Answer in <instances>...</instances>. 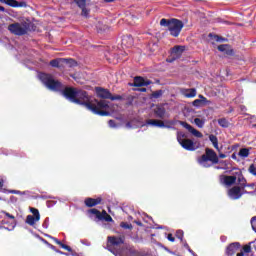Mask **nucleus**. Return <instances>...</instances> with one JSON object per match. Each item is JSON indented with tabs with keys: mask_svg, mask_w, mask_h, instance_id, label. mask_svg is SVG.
<instances>
[{
	"mask_svg": "<svg viewBox=\"0 0 256 256\" xmlns=\"http://www.w3.org/2000/svg\"><path fill=\"white\" fill-rule=\"evenodd\" d=\"M209 141H211L214 149H219V139L217 138V136L210 134Z\"/></svg>",
	"mask_w": 256,
	"mask_h": 256,
	"instance_id": "c756f323",
	"label": "nucleus"
},
{
	"mask_svg": "<svg viewBox=\"0 0 256 256\" xmlns=\"http://www.w3.org/2000/svg\"><path fill=\"white\" fill-rule=\"evenodd\" d=\"M30 211L33 217H36V219H41V214L37 208H30Z\"/></svg>",
	"mask_w": 256,
	"mask_h": 256,
	"instance_id": "58836bf2",
	"label": "nucleus"
},
{
	"mask_svg": "<svg viewBox=\"0 0 256 256\" xmlns=\"http://www.w3.org/2000/svg\"><path fill=\"white\" fill-rule=\"evenodd\" d=\"M184 247L185 249H187L190 253H193V250H191V247L189 246V244L185 241L184 242Z\"/></svg>",
	"mask_w": 256,
	"mask_h": 256,
	"instance_id": "8fccbe9b",
	"label": "nucleus"
},
{
	"mask_svg": "<svg viewBox=\"0 0 256 256\" xmlns=\"http://www.w3.org/2000/svg\"><path fill=\"white\" fill-rule=\"evenodd\" d=\"M231 157H232V159H237V155H235V154H232Z\"/></svg>",
	"mask_w": 256,
	"mask_h": 256,
	"instance_id": "0e129e2a",
	"label": "nucleus"
},
{
	"mask_svg": "<svg viewBox=\"0 0 256 256\" xmlns=\"http://www.w3.org/2000/svg\"><path fill=\"white\" fill-rule=\"evenodd\" d=\"M106 3H113L115 0H104Z\"/></svg>",
	"mask_w": 256,
	"mask_h": 256,
	"instance_id": "e2e57ef3",
	"label": "nucleus"
},
{
	"mask_svg": "<svg viewBox=\"0 0 256 256\" xmlns=\"http://www.w3.org/2000/svg\"><path fill=\"white\" fill-rule=\"evenodd\" d=\"M182 94L187 99H192L193 97L197 96V89L195 88L185 89L184 91H182Z\"/></svg>",
	"mask_w": 256,
	"mask_h": 256,
	"instance_id": "4be33fe9",
	"label": "nucleus"
},
{
	"mask_svg": "<svg viewBox=\"0 0 256 256\" xmlns=\"http://www.w3.org/2000/svg\"><path fill=\"white\" fill-rule=\"evenodd\" d=\"M153 83L151 80H145L141 76H136L133 83H129L130 87H149Z\"/></svg>",
	"mask_w": 256,
	"mask_h": 256,
	"instance_id": "1a4fd4ad",
	"label": "nucleus"
},
{
	"mask_svg": "<svg viewBox=\"0 0 256 256\" xmlns=\"http://www.w3.org/2000/svg\"><path fill=\"white\" fill-rule=\"evenodd\" d=\"M46 245H48V247H50V249H52V251H55L56 253H60V255H66L63 251L58 250L57 247L53 246V244L45 241Z\"/></svg>",
	"mask_w": 256,
	"mask_h": 256,
	"instance_id": "4c0bfd02",
	"label": "nucleus"
},
{
	"mask_svg": "<svg viewBox=\"0 0 256 256\" xmlns=\"http://www.w3.org/2000/svg\"><path fill=\"white\" fill-rule=\"evenodd\" d=\"M193 107H205V105H211V101L208 100L205 96L199 95V99H196L192 102Z\"/></svg>",
	"mask_w": 256,
	"mask_h": 256,
	"instance_id": "a211bd4d",
	"label": "nucleus"
},
{
	"mask_svg": "<svg viewBox=\"0 0 256 256\" xmlns=\"http://www.w3.org/2000/svg\"><path fill=\"white\" fill-rule=\"evenodd\" d=\"M220 181H222L224 185H227V187H231V185H235V183H237V176L221 175Z\"/></svg>",
	"mask_w": 256,
	"mask_h": 256,
	"instance_id": "6ab92c4d",
	"label": "nucleus"
},
{
	"mask_svg": "<svg viewBox=\"0 0 256 256\" xmlns=\"http://www.w3.org/2000/svg\"><path fill=\"white\" fill-rule=\"evenodd\" d=\"M51 67H55L56 69H63V58H57L50 61Z\"/></svg>",
	"mask_w": 256,
	"mask_h": 256,
	"instance_id": "393cba45",
	"label": "nucleus"
},
{
	"mask_svg": "<svg viewBox=\"0 0 256 256\" xmlns=\"http://www.w3.org/2000/svg\"><path fill=\"white\" fill-rule=\"evenodd\" d=\"M31 27H33V24L29 22H16L8 26V31L12 35H16L17 37H23V35H27L29 31H31Z\"/></svg>",
	"mask_w": 256,
	"mask_h": 256,
	"instance_id": "7ed1b4c3",
	"label": "nucleus"
},
{
	"mask_svg": "<svg viewBox=\"0 0 256 256\" xmlns=\"http://www.w3.org/2000/svg\"><path fill=\"white\" fill-rule=\"evenodd\" d=\"M163 90H156L150 95V99H161L163 97Z\"/></svg>",
	"mask_w": 256,
	"mask_h": 256,
	"instance_id": "7c9ffc66",
	"label": "nucleus"
},
{
	"mask_svg": "<svg viewBox=\"0 0 256 256\" xmlns=\"http://www.w3.org/2000/svg\"><path fill=\"white\" fill-rule=\"evenodd\" d=\"M108 124L110 127H117V124L115 123V120H109Z\"/></svg>",
	"mask_w": 256,
	"mask_h": 256,
	"instance_id": "3c124183",
	"label": "nucleus"
},
{
	"mask_svg": "<svg viewBox=\"0 0 256 256\" xmlns=\"http://www.w3.org/2000/svg\"><path fill=\"white\" fill-rule=\"evenodd\" d=\"M146 124L152 125V127H160V128L167 127L165 125V122H163V120H157V119H149L146 121Z\"/></svg>",
	"mask_w": 256,
	"mask_h": 256,
	"instance_id": "aec40b11",
	"label": "nucleus"
},
{
	"mask_svg": "<svg viewBox=\"0 0 256 256\" xmlns=\"http://www.w3.org/2000/svg\"><path fill=\"white\" fill-rule=\"evenodd\" d=\"M133 36H123L122 37V47H126L129 49V47H133Z\"/></svg>",
	"mask_w": 256,
	"mask_h": 256,
	"instance_id": "412c9836",
	"label": "nucleus"
},
{
	"mask_svg": "<svg viewBox=\"0 0 256 256\" xmlns=\"http://www.w3.org/2000/svg\"><path fill=\"white\" fill-rule=\"evenodd\" d=\"M168 63H173V61H175V58L172 59H167Z\"/></svg>",
	"mask_w": 256,
	"mask_h": 256,
	"instance_id": "680f3d73",
	"label": "nucleus"
},
{
	"mask_svg": "<svg viewBox=\"0 0 256 256\" xmlns=\"http://www.w3.org/2000/svg\"><path fill=\"white\" fill-rule=\"evenodd\" d=\"M225 55H229L230 57H233L235 55V51L231 48V46L228 44V48L225 50Z\"/></svg>",
	"mask_w": 256,
	"mask_h": 256,
	"instance_id": "37998d69",
	"label": "nucleus"
},
{
	"mask_svg": "<svg viewBox=\"0 0 256 256\" xmlns=\"http://www.w3.org/2000/svg\"><path fill=\"white\" fill-rule=\"evenodd\" d=\"M62 65L65 67V65H68V67H77V61L72 58H62Z\"/></svg>",
	"mask_w": 256,
	"mask_h": 256,
	"instance_id": "bb28decb",
	"label": "nucleus"
},
{
	"mask_svg": "<svg viewBox=\"0 0 256 256\" xmlns=\"http://www.w3.org/2000/svg\"><path fill=\"white\" fill-rule=\"evenodd\" d=\"M139 91H140L141 93H146V92H147V88H140Z\"/></svg>",
	"mask_w": 256,
	"mask_h": 256,
	"instance_id": "6e6d98bb",
	"label": "nucleus"
},
{
	"mask_svg": "<svg viewBox=\"0 0 256 256\" xmlns=\"http://www.w3.org/2000/svg\"><path fill=\"white\" fill-rule=\"evenodd\" d=\"M131 255H137V251L136 250H130Z\"/></svg>",
	"mask_w": 256,
	"mask_h": 256,
	"instance_id": "13d9d810",
	"label": "nucleus"
},
{
	"mask_svg": "<svg viewBox=\"0 0 256 256\" xmlns=\"http://www.w3.org/2000/svg\"><path fill=\"white\" fill-rule=\"evenodd\" d=\"M241 189L243 188H241L240 186H233L228 190V196L234 200L241 199V197H243V193H241Z\"/></svg>",
	"mask_w": 256,
	"mask_h": 256,
	"instance_id": "9b49d317",
	"label": "nucleus"
},
{
	"mask_svg": "<svg viewBox=\"0 0 256 256\" xmlns=\"http://www.w3.org/2000/svg\"><path fill=\"white\" fill-rule=\"evenodd\" d=\"M88 215H95L96 219L99 221H106V223H113V217L107 213V211L102 210L99 211L96 208H92L88 210Z\"/></svg>",
	"mask_w": 256,
	"mask_h": 256,
	"instance_id": "0eeeda50",
	"label": "nucleus"
},
{
	"mask_svg": "<svg viewBox=\"0 0 256 256\" xmlns=\"http://www.w3.org/2000/svg\"><path fill=\"white\" fill-rule=\"evenodd\" d=\"M160 25L161 27H167L172 37H177L178 35H181V31H183V27H185L183 21L176 18H162L160 20Z\"/></svg>",
	"mask_w": 256,
	"mask_h": 256,
	"instance_id": "f03ea898",
	"label": "nucleus"
},
{
	"mask_svg": "<svg viewBox=\"0 0 256 256\" xmlns=\"http://www.w3.org/2000/svg\"><path fill=\"white\" fill-rule=\"evenodd\" d=\"M246 187H251L252 189L255 187V184H253V183H251V184H248L247 182H246Z\"/></svg>",
	"mask_w": 256,
	"mask_h": 256,
	"instance_id": "5fc2aeb1",
	"label": "nucleus"
},
{
	"mask_svg": "<svg viewBox=\"0 0 256 256\" xmlns=\"http://www.w3.org/2000/svg\"><path fill=\"white\" fill-rule=\"evenodd\" d=\"M74 103L76 105H83L88 111H92L94 115H100V117L109 116V111L106 110L109 109V102L106 100H92L89 93L85 90L78 89V94Z\"/></svg>",
	"mask_w": 256,
	"mask_h": 256,
	"instance_id": "f257e3e1",
	"label": "nucleus"
},
{
	"mask_svg": "<svg viewBox=\"0 0 256 256\" xmlns=\"http://www.w3.org/2000/svg\"><path fill=\"white\" fill-rule=\"evenodd\" d=\"M120 227L122 229H129L130 231L133 229V225L132 224H129L127 222H121L120 223Z\"/></svg>",
	"mask_w": 256,
	"mask_h": 256,
	"instance_id": "a19ab883",
	"label": "nucleus"
},
{
	"mask_svg": "<svg viewBox=\"0 0 256 256\" xmlns=\"http://www.w3.org/2000/svg\"><path fill=\"white\" fill-rule=\"evenodd\" d=\"M0 3H4L9 7L19 8V7H27V2L25 1H17V0H0Z\"/></svg>",
	"mask_w": 256,
	"mask_h": 256,
	"instance_id": "f3484780",
	"label": "nucleus"
},
{
	"mask_svg": "<svg viewBox=\"0 0 256 256\" xmlns=\"http://www.w3.org/2000/svg\"><path fill=\"white\" fill-rule=\"evenodd\" d=\"M180 125L184 127V129H187L189 133H192L194 137H198V139H201L203 137V133H201L199 130L195 129L191 124L185 122V121H180Z\"/></svg>",
	"mask_w": 256,
	"mask_h": 256,
	"instance_id": "9d476101",
	"label": "nucleus"
},
{
	"mask_svg": "<svg viewBox=\"0 0 256 256\" xmlns=\"http://www.w3.org/2000/svg\"><path fill=\"white\" fill-rule=\"evenodd\" d=\"M41 219H37V217L33 216V215H28L26 217L25 223H27V225H30V227L35 226V223H37V221H40Z\"/></svg>",
	"mask_w": 256,
	"mask_h": 256,
	"instance_id": "cd10ccee",
	"label": "nucleus"
},
{
	"mask_svg": "<svg viewBox=\"0 0 256 256\" xmlns=\"http://www.w3.org/2000/svg\"><path fill=\"white\" fill-rule=\"evenodd\" d=\"M183 51H185V47L175 46L172 48V55H176V57H181Z\"/></svg>",
	"mask_w": 256,
	"mask_h": 256,
	"instance_id": "c85d7f7f",
	"label": "nucleus"
},
{
	"mask_svg": "<svg viewBox=\"0 0 256 256\" xmlns=\"http://www.w3.org/2000/svg\"><path fill=\"white\" fill-rule=\"evenodd\" d=\"M227 49H229V44H221L218 46V51H220L221 53H225Z\"/></svg>",
	"mask_w": 256,
	"mask_h": 256,
	"instance_id": "79ce46f5",
	"label": "nucleus"
},
{
	"mask_svg": "<svg viewBox=\"0 0 256 256\" xmlns=\"http://www.w3.org/2000/svg\"><path fill=\"white\" fill-rule=\"evenodd\" d=\"M2 215H3V220H2L3 225H5L7 221H9L10 227H12V229L13 227H15V225H17V220L15 219V216L5 211H2Z\"/></svg>",
	"mask_w": 256,
	"mask_h": 256,
	"instance_id": "ddd939ff",
	"label": "nucleus"
},
{
	"mask_svg": "<svg viewBox=\"0 0 256 256\" xmlns=\"http://www.w3.org/2000/svg\"><path fill=\"white\" fill-rule=\"evenodd\" d=\"M209 37L211 38V39H214V41H216V43H223V42H225V41H227V39L226 38H223L222 36H219V35H213V34H209Z\"/></svg>",
	"mask_w": 256,
	"mask_h": 256,
	"instance_id": "473e14b6",
	"label": "nucleus"
},
{
	"mask_svg": "<svg viewBox=\"0 0 256 256\" xmlns=\"http://www.w3.org/2000/svg\"><path fill=\"white\" fill-rule=\"evenodd\" d=\"M165 113H166V110H165L164 107L157 106V107L154 109V115H155V117H157L158 119H165Z\"/></svg>",
	"mask_w": 256,
	"mask_h": 256,
	"instance_id": "5701e85b",
	"label": "nucleus"
},
{
	"mask_svg": "<svg viewBox=\"0 0 256 256\" xmlns=\"http://www.w3.org/2000/svg\"><path fill=\"white\" fill-rule=\"evenodd\" d=\"M108 243L111 245V247H119L125 243V237L108 236Z\"/></svg>",
	"mask_w": 256,
	"mask_h": 256,
	"instance_id": "2eb2a0df",
	"label": "nucleus"
},
{
	"mask_svg": "<svg viewBox=\"0 0 256 256\" xmlns=\"http://www.w3.org/2000/svg\"><path fill=\"white\" fill-rule=\"evenodd\" d=\"M241 193L242 195H247L249 192L247 190H245V188L241 189Z\"/></svg>",
	"mask_w": 256,
	"mask_h": 256,
	"instance_id": "864d4df0",
	"label": "nucleus"
},
{
	"mask_svg": "<svg viewBox=\"0 0 256 256\" xmlns=\"http://www.w3.org/2000/svg\"><path fill=\"white\" fill-rule=\"evenodd\" d=\"M103 203V198L97 197V198H86L84 200V205L86 207H97V205H101Z\"/></svg>",
	"mask_w": 256,
	"mask_h": 256,
	"instance_id": "dca6fc26",
	"label": "nucleus"
},
{
	"mask_svg": "<svg viewBox=\"0 0 256 256\" xmlns=\"http://www.w3.org/2000/svg\"><path fill=\"white\" fill-rule=\"evenodd\" d=\"M78 7H86L87 6V0H73Z\"/></svg>",
	"mask_w": 256,
	"mask_h": 256,
	"instance_id": "ea45409f",
	"label": "nucleus"
},
{
	"mask_svg": "<svg viewBox=\"0 0 256 256\" xmlns=\"http://www.w3.org/2000/svg\"><path fill=\"white\" fill-rule=\"evenodd\" d=\"M0 11H2V13H5V7L0 5Z\"/></svg>",
	"mask_w": 256,
	"mask_h": 256,
	"instance_id": "bf43d9fd",
	"label": "nucleus"
},
{
	"mask_svg": "<svg viewBox=\"0 0 256 256\" xmlns=\"http://www.w3.org/2000/svg\"><path fill=\"white\" fill-rule=\"evenodd\" d=\"M239 157H243L244 159L249 157V149L248 148H241L238 153Z\"/></svg>",
	"mask_w": 256,
	"mask_h": 256,
	"instance_id": "72a5a7b5",
	"label": "nucleus"
},
{
	"mask_svg": "<svg viewBox=\"0 0 256 256\" xmlns=\"http://www.w3.org/2000/svg\"><path fill=\"white\" fill-rule=\"evenodd\" d=\"M194 123L199 127V129H203V127H205V120L203 119L195 118Z\"/></svg>",
	"mask_w": 256,
	"mask_h": 256,
	"instance_id": "c9c22d12",
	"label": "nucleus"
},
{
	"mask_svg": "<svg viewBox=\"0 0 256 256\" xmlns=\"http://www.w3.org/2000/svg\"><path fill=\"white\" fill-rule=\"evenodd\" d=\"M78 93H79V89L73 88V87H66L62 91V95H64L66 99H69L71 103H75V99L77 98Z\"/></svg>",
	"mask_w": 256,
	"mask_h": 256,
	"instance_id": "6e6552de",
	"label": "nucleus"
},
{
	"mask_svg": "<svg viewBox=\"0 0 256 256\" xmlns=\"http://www.w3.org/2000/svg\"><path fill=\"white\" fill-rule=\"evenodd\" d=\"M40 80L47 87V89H50V91H62L63 89V83H61L59 80L53 79L51 74H40Z\"/></svg>",
	"mask_w": 256,
	"mask_h": 256,
	"instance_id": "39448f33",
	"label": "nucleus"
},
{
	"mask_svg": "<svg viewBox=\"0 0 256 256\" xmlns=\"http://www.w3.org/2000/svg\"><path fill=\"white\" fill-rule=\"evenodd\" d=\"M249 173H251V175H254L256 177V165L255 164H251L248 168Z\"/></svg>",
	"mask_w": 256,
	"mask_h": 256,
	"instance_id": "a18cd8bd",
	"label": "nucleus"
},
{
	"mask_svg": "<svg viewBox=\"0 0 256 256\" xmlns=\"http://www.w3.org/2000/svg\"><path fill=\"white\" fill-rule=\"evenodd\" d=\"M236 179L238 182V187L242 189H245V187H247V179L245 178V176H243V173L240 172Z\"/></svg>",
	"mask_w": 256,
	"mask_h": 256,
	"instance_id": "b1692460",
	"label": "nucleus"
},
{
	"mask_svg": "<svg viewBox=\"0 0 256 256\" xmlns=\"http://www.w3.org/2000/svg\"><path fill=\"white\" fill-rule=\"evenodd\" d=\"M80 9L82 10V13H81L82 17H89V10H87L86 6L80 7Z\"/></svg>",
	"mask_w": 256,
	"mask_h": 256,
	"instance_id": "49530a36",
	"label": "nucleus"
},
{
	"mask_svg": "<svg viewBox=\"0 0 256 256\" xmlns=\"http://www.w3.org/2000/svg\"><path fill=\"white\" fill-rule=\"evenodd\" d=\"M245 253H251V245H245L243 247V251H241L240 253H237L236 256H245Z\"/></svg>",
	"mask_w": 256,
	"mask_h": 256,
	"instance_id": "f704fd0d",
	"label": "nucleus"
},
{
	"mask_svg": "<svg viewBox=\"0 0 256 256\" xmlns=\"http://www.w3.org/2000/svg\"><path fill=\"white\" fill-rule=\"evenodd\" d=\"M218 125H220V127H223V129H227L230 125L229 120L226 118H220L218 119Z\"/></svg>",
	"mask_w": 256,
	"mask_h": 256,
	"instance_id": "2f4dec72",
	"label": "nucleus"
},
{
	"mask_svg": "<svg viewBox=\"0 0 256 256\" xmlns=\"http://www.w3.org/2000/svg\"><path fill=\"white\" fill-rule=\"evenodd\" d=\"M97 97H100V99H110V101H123V96L121 95H113L111 94V91L101 88V87H96L95 88Z\"/></svg>",
	"mask_w": 256,
	"mask_h": 256,
	"instance_id": "423d86ee",
	"label": "nucleus"
},
{
	"mask_svg": "<svg viewBox=\"0 0 256 256\" xmlns=\"http://www.w3.org/2000/svg\"><path fill=\"white\" fill-rule=\"evenodd\" d=\"M0 189H3V179H0Z\"/></svg>",
	"mask_w": 256,
	"mask_h": 256,
	"instance_id": "052dcab7",
	"label": "nucleus"
},
{
	"mask_svg": "<svg viewBox=\"0 0 256 256\" xmlns=\"http://www.w3.org/2000/svg\"><path fill=\"white\" fill-rule=\"evenodd\" d=\"M227 157V155H225L224 153H220L219 154V158L220 159H225Z\"/></svg>",
	"mask_w": 256,
	"mask_h": 256,
	"instance_id": "603ef678",
	"label": "nucleus"
},
{
	"mask_svg": "<svg viewBox=\"0 0 256 256\" xmlns=\"http://www.w3.org/2000/svg\"><path fill=\"white\" fill-rule=\"evenodd\" d=\"M251 225H252L253 231H256V216L251 218Z\"/></svg>",
	"mask_w": 256,
	"mask_h": 256,
	"instance_id": "de8ad7c7",
	"label": "nucleus"
},
{
	"mask_svg": "<svg viewBox=\"0 0 256 256\" xmlns=\"http://www.w3.org/2000/svg\"><path fill=\"white\" fill-rule=\"evenodd\" d=\"M136 225H138L139 227H143V223L141 221H136Z\"/></svg>",
	"mask_w": 256,
	"mask_h": 256,
	"instance_id": "4d7b16f0",
	"label": "nucleus"
},
{
	"mask_svg": "<svg viewBox=\"0 0 256 256\" xmlns=\"http://www.w3.org/2000/svg\"><path fill=\"white\" fill-rule=\"evenodd\" d=\"M179 145L186 151H196L197 147L195 146V142L191 139L181 140Z\"/></svg>",
	"mask_w": 256,
	"mask_h": 256,
	"instance_id": "4468645a",
	"label": "nucleus"
},
{
	"mask_svg": "<svg viewBox=\"0 0 256 256\" xmlns=\"http://www.w3.org/2000/svg\"><path fill=\"white\" fill-rule=\"evenodd\" d=\"M208 161H211L212 165H217L219 163L217 152L211 148H206L205 153L198 158L199 165H203L206 169L211 167V164L207 163Z\"/></svg>",
	"mask_w": 256,
	"mask_h": 256,
	"instance_id": "20e7f679",
	"label": "nucleus"
},
{
	"mask_svg": "<svg viewBox=\"0 0 256 256\" xmlns=\"http://www.w3.org/2000/svg\"><path fill=\"white\" fill-rule=\"evenodd\" d=\"M52 239H53L54 243H56V245H59L62 249H65V251H68L69 253L73 252V249L69 245L61 242V240H59L55 237H52Z\"/></svg>",
	"mask_w": 256,
	"mask_h": 256,
	"instance_id": "a878e982",
	"label": "nucleus"
},
{
	"mask_svg": "<svg viewBox=\"0 0 256 256\" xmlns=\"http://www.w3.org/2000/svg\"><path fill=\"white\" fill-rule=\"evenodd\" d=\"M168 241L171 243H175V237H173V234L169 233L167 236Z\"/></svg>",
	"mask_w": 256,
	"mask_h": 256,
	"instance_id": "09e8293b",
	"label": "nucleus"
},
{
	"mask_svg": "<svg viewBox=\"0 0 256 256\" xmlns=\"http://www.w3.org/2000/svg\"><path fill=\"white\" fill-rule=\"evenodd\" d=\"M187 140V134L183 133V132H178L177 133V141L178 143H181V141H185Z\"/></svg>",
	"mask_w": 256,
	"mask_h": 256,
	"instance_id": "e433bc0d",
	"label": "nucleus"
},
{
	"mask_svg": "<svg viewBox=\"0 0 256 256\" xmlns=\"http://www.w3.org/2000/svg\"><path fill=\"white\" fill-rule=\"evenodd\" d=\"M185 233L183 232V230H177L175 237H177V239H180V241L183 242V237H184Z\"/></svg>",
	"mask_w": 256,
	"mask_h": 256,
	"instance_id": "c03bdc74",
	"label": "nucleus"
},
{
	"mask_svg": "<svg viewBox=\"0 0 256 256\" xmlns=\"http://www.w3.org/2000/svg\"><path fill=\"white\" fill-rule=\"evenodd\" d=\"M238 249H241V243H239V242L230 243L226 247L225 255L226 256H235V253H237Z\"/></svg>",
	"mask_w": 256,
	"mask_h": 256,
	"instance_id": "f8f14e48",
	"label": "nucleus"
}]
</instances>
